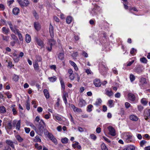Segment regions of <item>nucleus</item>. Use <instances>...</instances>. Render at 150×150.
Listing matches in <instances>:
<instances>
[{
    "instance_id": "59",
    "label": "nucleus",
    "mask_w": 150,
    "mask_h": 150,
    "mask_svg": "<svg viewBox=\"0 0 150 150\" xmlns=\"http://www.w3.org/2000/svg\"><path fill=\"white\" fill-rule=\"evenodd\" d=\"M12 111L13 112V114L15 115L17 113V111L16 110V109L15 108H13L12 109Z\"/></svg>"
},
{
    "instance_id": "49",
    "label": "nucleus",
    "mask_w": 150,
    "mask_h": 150,
    "mask_svg": "<svg viewBox=\"0 0 150 150\" xmlns=\"http://www.w3.org/2000/svg\"><path fill=\"white\" fill-rule=\"evenodd\" d=\"M96 12L94 9H93L91 12V14L93 16L95 15L96 14Z\"/></svg>"
},
{
    "instance_id": "50",
    "label": "nucleus",
    "mask_w": 150,
    "mask_h": 150,
    "mask_svg": "<svg viewBox=\"0 0 150 150\" xmlns=\"http://www.w3.org/2000/svg\"><path fill=\"white\" fill-rule=\"evenodd\" d=\"M55 119L58 120L60 121L62 120L60 116H59L58 115H57L55 116Z\"/></svg>"
},
{
    "instance_id": "14",
    "label": "nucleus",
    "mask_w": 150,
    "mask_h": 150,
    "mask_svg": "<svg viewBox=\"0 0 150 150\" xmlns=\"http://www.w3.org/2000/svg\"><path fill=\"white\" fill-rule=\"evenodd\" d=\"M34 25L35 29L37 31H39L40 29L41 26L38 22H35Z\"/></svg>"
},
{
    "instance_id": "43",
    "label": "nucleus",
    "mask_w": 150,
    "mask_h": 150,
    "mask_svg": "<svg viewBox=\"0 0 150 150\" xmlns=\"http://www.w3.org/2000/svg\"><path fill=\"white\" fill-rule=\"evenodd\" d=\"M140 61L142 63H146L147 60L146 58L143 57L140 59Z\"/></svg>"
},
{
    "instance_id": "12",
    "label": "nucleus",
    "mask_w": 150,
    "mask_h": 150,
    "mask_svg": "<svg viewBox=\"0 0 150 150\" xmlns=\"http://www.w3.org/2000/svg\"><path fill=\"white\" fill-rule=\"evenodd\" d=\"M86 105V101L82 99H80L79 103V105L80 107L85 106Z\"/></svg>"
},
{
    "instance_id": "46",
    "label": "nucleus",
    "mask_w": 150,
    "mask_h": 150,
    "mask_svg": "<svg viewBox=\"0 0 150 150\" xmlns=\"http://www.w3.org/2000/svg\"><path fill=\"white\" fill-rule=\"evenodd\" d=\"M13 80L15 81H17L18 80V76L16 75H14L13 78Z\"/></svg>"
},
{
    "instance_id": "34",
    "label": "nucleus",
    "mask_w": 150,
    "mask_h": 150,
    "mask_svg": "<svg viewBox=\"0 0 150 150\" xmlns=\"http://www.w3.org/2000/svg\"><path fill=\"white\" fill-rule=\"evenodd\" d=\"M60 82L61 85V86L62 88V90L63 91H64L65 88V85L64 83V82L62 79H60Z\"/></svg>"
},
{
    "instance_id": "53",
    "label": "nucleus",
    "mask_w": 150,
    "mask_h": 150,
    "mask_svg": "<svg viewBox=\"0 0 150 150\" xmlns=\"http://www.w3.org/2000/svg\"><path fill=\"white\" fill-rule=\"evenodd\" d=\"M137 108L138 110L140 112L143 110L144 108L143 106L140 105H138Z\"/></svg>"
},
{
    "instance_id": "64",
    "label": "nucleus",
    "mask_w": 150,
    "mask_h": 150,
    "mask_svg": "<svg viewBox=\"0 0 150 150\" xmlns=\"http://www.w3.org/2000/svg\"><path fill=\"white\" fill-rule=\"evenodd\" d=\"M146 142L144 140H143L142 141H141L140 143V146H143L144 145L145 143H146Z\"/></svg>"
},
{
    "instance_id": "37",
    "label": "nucleus",
    "mask_w": 150,
    "mask_h": 150,
    "mask_svg": "<svg viewBox=\"0 0 150 150\" xmlns=\"http://www.w3.org/2000/svg\"><path fill=\"white\" fill-rule=\"evenodd\" d=\"M102 102V100L100 99H98L97 100L94 105L97 106L101 104Z\"/></svg>"
},
{
    "instance_id": "20",
    "label": "nucleus",
    "mask_w": 150,
    "mask_h": 150,
    "mask_svg": "<svg viewBox=\"0 0 150 150\" xmlns=\"http://www.w3.org/2000/svg\"><path fill=\"white\" fill-rule=\"evenodd\" d=\"M68 95L67 93L64 92L63 93V98L65 104L67 105V100L66 98V96Z\"/></svg>"
},
{
    "instance_id": "27",
    "label": "nucleus",
    "mask_w": 150,
    "mask_h": 150,
    "mask_svg": "<svg viewBox=\"0 0 150 150\" xmlns=\"http://www.w3.org/2000/svg\"><path fill=\"white\" fill-rule=\"evenodd\" d=\"M15 137L16 139L20 142H23V139L19 135H17Z\"/></svg>"
},
{
    "instance_id": "1",
    "label": "nucleus",
    "mask_w": 150,
    "mask_h": 150,
    "mask_svg": "<svg viewBox=\"0 0 150 150\" xmlns=\"http://www.w3.org/2000/svg\"><path fill=\"white\" fill-rule=\"evenodd\" d=\"M122 137L127 143L132 142L133 141V135L130 132H125L122 134Z\"/></svg>"
},
{
    "instance_id": "18",
    "label": "nucleus",
    "mask_w": 150,
    "mask_h": 150,
    "mask_svg": "<svg viewBox=\"0 0 150 150\" xmlns=\"http://www.w3.org/2000/svg\"><path fill=\"white\" fill-rule=\"evenodd\" d=\"M19 8L17 7L14 8L12 10L13 14L15 15H17L19 13Z\"/></svg>"
},
{
    "instance_id": "54",
    "label": "nucleus",
    "mask_w": 150,
    "mask_h": 150,
    "mask_svg": "<svg viewBox=\"0 0 150 150\" xmlns=\"http://www.w3.org/2000/svg\"><path fill=\"white\" fill-rule=\"evenodd\" d=\"M90 136L91 138L94 140H95L96 138V136L93 134H91Z\"/></svg>"
},
{
    "instance_id": "32",
    "label": "nucleus",
    "mask_w": 150,
    "mask_h": 150,
    "mask_svg": "<svg viewBox=\"0 0 150 150\" xmlns=\"http://www.w3.org/2000/svg\"><path fill=\"white\" fill-rule=\"evenodd\" d=\"M25 105L27 110H29L30 109V103L29 99H28L27 101L25 103Z\"/></svg>"
},
{
    "instance_id": "19",
    "label": "nucleus",
    "mask_w": 150,
    "mask_h": 150,
    "mask_svg": "<svg viewBox=\"0 0 150 150\" xmlns=\"http://www.w3.org/2000/svg\"><path fill=\"white\" fill-rule=\"evenodd\" d=\"M129 118L131 120L135 121H137L138 120V117L136 116L133 115H130L129 116Z\"/></svg>"
},
{
    "instance_id": "13",
    "label": "nucleus",
    "mask_w": 150,
    "mask_h": 150,
    "mask_svg": "<svg viewBox=\"0 0 150 150\" xmlns=\"http://www.w3.org/2000/svg\"><path fill=\"white\" fill-rule=\"evenodd\" d=\"M1 32L4 34L7 35L10 32V30L9 28L4 27L2 28Z\"/></svg>"
},
{
    "instance_id": "56",
    "label": "nucleus",
    "mask_w": 150,
    "mask_h": 150,
    "mask_svg": "<svg viewBox=\"0 0 150 150\" xmlns=\"http://www.w3.org/2000/svg\"><path fill=\"white\" fill-rule=\"evenodd\" d=\"M48 137L50 140L54 137L53 136V135L52 134L50 133H49L48 135Z\"/></svg>"
},
{
    "instance_id": "51",
    "label": "nucleus",
    "mask_w": 150,
    "mask_h": 150,
    "mask_svg": "<svg viewBox=\"0 0 150 150\" xmlns=\"http://www.w3.org/2000/svg\"><path fill=\"white\" fill-rule=\"evenodd\" d=\"M51 141L55 144L57 145V141L56 139L54 137L51 140Z\"/></svg>"
},
{
    "instance_id": "28",
    "label": "nucleus",
    "mask_w": 150,
    "mask_h": 150,
    "mask_svg": "<svg viewBox=\"0 0 150 150\" xmlns=\"http://www.w3.org/2000/svg\"><path fill=\"white\" fill-rule=\"evenodd\" d=\"M48 79L51 82H55L56 81L57 79L55 76H53V77H49Z\"/></svg>"
},
{
    "instance_id": "4",
    "label": "nucleus",
    "mask_w": 150,
    "mask_h": 150,
    "mask_svg": "<svg viewBox=\"0 0 150 150\" xmlns=\"http://www.w3.org/2000/svg\"><path fill=\"white\" fill-rule=\"evenodd\" d=\"M56 42L53 39H50L49 40L47 44L49 45L50 47H47V49L48 51L49 52L51 51L52 49V46L53 45H55Z\"/></svg>"
},
{
    "instance_id": "57",
    "label": "nucleus",
    "mask_w": 150,
    "mask_h": 150,
    "mask_svg": "<svg viewBox=\"0 0 150 150\" xmlns=\"http://www.w3.org/2000/svg\"><path fill=\"white\" fill-rule=\"evenodd\" d=\"M51 116V115L50 113H49L48 114H46L45 115L44 117L46 119H48L50 118V117Z\"/></svg>"
},
{
    "instance_id": "9",
    "label": "nucleus",
    "mask_w": 150,
    "mask_h": 150,
    "mask_svg": "<svg viewBox=\"0 0 150 150\" xmlns=\"http://www.w3.org/2000/svg\"><path fill=\"white\" fill-rule=\"evenodd\" d=\"M128 97L129 100L132 101H134L135 100L136 98L134 95L131 93H128Z\"/></svg>"
},
{
    "instance_id": "52",
    "label": "nucleus",
    "mask_w": 150,
    "mask_h": 150,
    "mask_svg": "<svg viewBox=\"0 0 150 150\" xmlns=\"http://www.w3.org/2000/svg\"><path fill=\"white\" fill-rule=\"evenodd\" d=\"M33 15L36 19H38V16L35 11L33 12Z\"/></svg>"
},
{
    "instance_id": "24",
    "label": "nucleus",
    "mask_w": 150,
    "mask_h": 150,
    "mask_svg": "<svg viewBox=\"0 0 150 150\" xmlns=\"http://www.w3.org/2000/svg\"><path fill=\"white\" fill-rule=\"evenodd\" d=\"M31 40L30 36L28 34H26L25 35V41L27 43H29Z\"/></svg>"
},
{
    "instance_id": "7",
    "label": "nucleus",
    "mask_w": 150,
    "mask_h": 150,
    "mask_svg": "<svg viewBox=\"0 0 150 150\" xmlns=\"http://www.w3.org/2000/svg\"><path fill=\"white\" fill-rule=\"evenodd\" d=\"M29 4L30 2L28 0H24L23 1H21L19 4L22 7L27 6H29Z\"/></svg>"
},
{
    "instance_id": "40",
    "label": "nucleus",
    "mask_w": 150,
    "mask_h": 150,
    "mask_svg": "<svg viewBox=\"0 0 150 150\" xmlns=\"http://www.w3.org/2000/svg\"><path fill=\"white\" fill-rule=\"evenodd\" d=\"M36 59L35 61L36 62H40L42 61V59L41 57L39 56H36Z\"/></svg>"
},
{
    "instance_id": "55",
    "label": "nucleus",
    "mask_w": 150,
    "mask_h": 150,
    "mask_svg": "<svg viewBox=\"0 0 150 150\" xmlns=\"http://www.w3.org/2000/svg\"><path fill=\"white\" fill-rule=\"evenodd\" d=\"M74 112H81V109L76 107L74 109Z\"/></svg>"
},
{
    "instance_id": "26",
    "label": "nucleus",
    "mask_w": 150,
    "mask_h": 150,
    "mask_svg": "<svg viewBox=\"0 0 150 150\" xmlns=\"http://www.w3.org/2000/svg\"><path fill=\"white\" fill-rule=\"evenodd\" d=\"M6 112L5 108L4 106H0V112L1 113H4Z\"/></svg>"
},
{
    "instance_id": "45",
    "label": "nucleus",
    "mask_w": 150,
    "mask_h": 150,
    "mask_svg": "<svg viewBox=\"0 0 150 150\" xmlns=\"http://www.w3.org/2000/svg\"><path fill=\"white\" fill-rule=\"evenodd\" d=\"M28 124L33 129H36V127L32 123L29 122Z\"/></svg>"
},
{
    "instance_id": "30",
    "label": "nucleus",
    "mask_w": 150,
    "mask_h": 150,
    "mask_svg": "<svg viewBox=\"0 0 150 150\" xmlns=\"http://www.w3.org/2000/svg\"><path fill=\"white\" fill-rule=\"evenodd\" d=\"M113 100H110L108 101V105L111 108L113 106Z\"/></svg>"
},
{
    "instance_id": "6",
    "label": "nucleus",
    "mask_w": 150,
    "mask_h": 150,
    "mask_svg": "<svg viewBox=\"0 0 150 150\" xmlns=\"http://www.w3.org/2000/svg\"><path fill=\"white\" fill-rule=\"evenodd\" d=\"M110 134L112 136H115L116 134L115 131L113 127L111 126H109L108 127Z\"/></svg>"
},
{
    "instance_id": "41",
    "label": "nucleus",
    "mask_w": 150,
    "mask_h": 150,
    "mask_svg": "<svg viewBox=\"0 0 150 150\" xmlns=\"http://www.w3.org/2000/svg\"><path fill=\"white\" fill-rule=\"evenodd\" d=\"M101 146L102 150H108L107 147L103 143L102 144Z\"/></svg>"
},
{
    "instance_id": "42",
    "label": "nucleus",
    "mask_w": 150,
    "mask_h": 150,
    "mask_svg": "<svg viewBox=\"0 0 150 150\" xmlns=\"http://www.w3.org/2000/svg\"><path fill=\"white\" fill-rule=\"evenodd\" d=\"M58 58L59 59L62 60L64 58V54L62 53H59L58 55Z\"/></svg>"
},
{
    "instance_id": "5",
    "label": "nucleus",
    "mask_w": 150,
    "mask_h": 150,
    "mask_svg": "<svg viewBox=\"0 0 150 150\" xmlns=\"http://www.w3.org/2000/svg\"><path fill=\"white\" fill-rule=\"evenodd\" d=\"M144 117L146 121H149L150 118V109H145L144 113Z\"/></svg>"
},
{
    "instance_id": "36",
    "label": "nucleus",
    "mask_w": 150,
    "mask_h": 150,
    "mask_svg": "<svg viewBox=\"0 0 150 150\" xmlns=\"http://www.w3.org/2000/svg\"><path fill=\"white\" fill-rule=\"evenodd\" d=\"M72 20V18L70 16L67 17L66 19V22L68 24L70 23Z\"/></svg>"
},
{
    "instance_id": "16",
    "label": "nucleus",
    "mask_w": 150,
    "mask_h": 150,
    "mask_svg": "<svg viewBox=\"0 0 150 150\" xmlns=\"http://www.w3.org/2000/svg\"><path fill=\"white\" fill-rule=\"evenodd\" d=\"M14 33L18 35L19 39L20 40L22 41L23 40L22 35L18 29L15 32V33Z\"/></svg>"
},
{
    "instance_id": "15",
    "label": "nucleus",
    "mask_w": 150,
    "mask_h": 150,
    "mask_svg": "<svg viewBox=\"0 0 150 150\" xmlns=\"http://www.w3.org/2000/svg\"><path fill=\"white\" fill-rule=\"evenodd\" d=\"M7 23L9 25L10 29L13 33H15V32L18 29L15 27H13V25L11 21H8Z\"/></svg>"
},
{
    "instance_id": "3",
    "label": "nucleus",
    "mask_w": 150,
    "mask_h": 150,
    "mask_svg": "<svg viewBox=\"0 0 150 150\" xmlns=\"http://www.w3.org/2000/svg\"><path fill=\"white\" fill-rule=\"evenodd\" d=\"M12 125L13 127H16V129L19 131L21 127V120H19L18 121L16 120H13L12 122Z\"/></svg>"
},
{
    "instance_id": "33",
    "label": "nucleus",
    "mask_w": 150,
    "mask_h": 150,
    "mask_svg": "<svg viewBox=\"0 0 150 150\" xmlns=\"http://www.w3.org/2000/svg\"><path fill=\"white\" fill-rule=\"evenodd\" d=\"M141 103L144 105H146L147 104L148 101L144 98H143L141 100Z\"/></svg>"
},
{
    "instance_id": "11",
    "label": "nucleus",
    "mask_w": 150,
    "mask_h": 150,
    "mask_svg": "<svg viewBox=\"0 0 150 150\" xmlns=\"http://www.w3.org/2000/svg\"><path fill=\"white\" fill-rule=\"evenodd\" d=\"M93 83L96 87H99L101 84L100 80L99 79H96L93 81Z\"/></svg>"
},
{
    "instance_id": "63",
    "label": "nucleus",
    "mask_w": 150,
    "mask_h": 150,
    "mask_svg": "<svg viewBox=\"0 0 150 150\" xmlns=\"http://www.w3.org/2000/svg\"><path fill=\"white\" fill-rule=\"evenodd\" d=\"M24 129L25 132L27 133H29L30 131V129L29 128L25 127L24 128Z\"/></svg>"
},
{
    "instance_id": "60",
    "label": "nucleus",
    "mask_w": 150,
    "mask_h": 150,
    "mask_svg": "<svg viewBox=\"0 0 150 150\" xmlns=\"http://www.w3.org/2000/svg\"><path fill=\"white\" fill-rule=\"evenodd\" d=\"M130 104L127 102H125V106L127 108H128L130 106Z\"/></svg>"
},
{
    "instance_id": "2",
    "label": "nucleus",
    "mask_w": 150,
    "mask_h": 150,
    "mask_svg": "<svg viewBox=\"0 0 150 150\" xmlns=\"http://www.w3.org/2000/svg\"><path fill=\"white\" fill-rule=\"evenodd\" d=\"M36 129L35 130L36 132L39 134L43 133L44 131V127L45 124L44 121L40 120L38 125H36Z\"/></svg>"
},
{
    "instance_id": "61",
    "label": "nucleus",
    "mask_w": 150,
    "mask_h": 150,
    "mask_svg": "<svg viewBox=\"0 0 150 150\" xmlns=\"http://www.w3.org/2000/svg\"><path fill=\"white\" fill-rule=\"evenodd\" d=\"M112 71L113 73L115 74H117L118 72L117 70V69L115 67L114 68L112 69Z\"/></svg>"
},
{
    "instance_id": "44",
    "label": "nucleus",
    "mask_w": 150,
    "mask_h": 150,
    "mask_svg": "<svg viewBox=\"0 0 150 150\" xmlns=\"http://www.w3.org/2000/svg\"><path fill=\"white\" fill-rule=\"evenodd\" d=\"M130 79L131 82L133 81L135 79V77L132 74H131L130 75Z\"/></svg>"
},
{
    "instance_id": "35",
    "label": "nucleus",
    "mask_w": 150,
    "mask_h": 150,
    "mask_svg": "<svg viewBox=\"0 0 150 150\" xmlns=\"http://www.w3.org/2000/svg\"><path fill=\"white\" fill-rule=\"evenodd\" d=\"M6 128L8 129H11L13 127L12 125L11 121H9L7 124V125L6 126Z\"/></svg>"
},
{
    "instance_id": "10",
    "label": "nucleus",
    "mask_w": 150,
    "mask_h": 150,
    "mask_svg": "<svg viewBox=\"0 0 150 150\" xmlns=\"http://www.w3.org/2000/svg\"><path fill=\"white\" fill-rule=\"evenodd\" d=\"M35 40L38 45L41 46V47H43V42L40 38L36 37L35 38Z\"/></svg>"
},
{
    "instance_id": "38",
    "label": "nucleus",
    "mask_w": 150,
    "mask_h": 150,
    "mask_svg": "<svg viewBox=\"0 0 150 150\" xmlns=\"http://www.w3.org/2000/svg\"><path fill=\"white\" fill-rule=\"evenodd\" d=\"M61 142L63 143L67 144L68 142V139L66 137L63 138L61 139Z\"/></svg>"
},
{
    "instance_id": "17",
    "label": "nucleus",
    "mask_w": 150,
    "mask_h": 150,
    "mask_svg": "<svg viewBox=\"0 0 150 150\" xmlns=\"http://www.w3.org/2000/svg\"><path fill=\"white\" fill-rule=\"evenodd\" d=\"M135 146L130 145L127 146L125 149L123 150H135Z\"/></svg>"
},
{
    "instance_id": "58",
    "label": "nucleus",
    "mask_w": 150,
    "mask_h": 150,
    "mask_svg": "<svg viewBox=\"0 0 150 150\" xmlns=\"http://www.w3.org/2000/svg\"><path fill=\"white\" fill-rule=\"evenodd\" d=\"M74 74H71L69 75V78L71 80H73L74 79Z\"/></svg>"
},
{
    "instance_id": "21",
    "label": "nucleus",
    "mask_w": 150,
    "mask_h": 150,
    "mask_svg": "<svg viewBox=\"0 0 150 150\" xmlns=\"http://www.w3.org/2000/svg\"><path fill=\"white\" fill-rule=\"evenodd\" d=\"M143 71V68L140 66L137 67L135 71L138 74L141 73Z\"/></svg>"
},
{
    "instance_id": "39",
    "label": "nucleus",
    "mask_w": 150,
    "mask_h": 150,
    "mask_svg": "<svg viewBox=\"0 0 150 150\" xmlns=\"http://www.w3.org/2000/svg\"><path fill=\"white\" fill-rule=\"evenodd\" d=\"M1 36L2 37V39L4 40H5L6 41H8L9 40V37L6 36H4L3 34H1Z\"/></svg>"
},
{
    "instance_id": "62",
    "label": "nucleus",
    "mask_w": 150,
    "mask_h": 150,
    "mask_svg": "<svg viewBox=\"0 0 150 150\" xmlns=\"http://www.w3.org/2000/svg\"><path fill=\"white\" fill-rule=\"evenodd\" d=\"M14 2V0H11L8 1V4L9 6H10Z\"/></svg>"
},
{
    "instance_id": "48",
    "label": "nucleus",
    "mask_w": 150,
    "mask_h": 150,
    "mask_svg": "<svg viewBox=\"0 0 150 150\" xmlns=\"http://www.w3.org/2000/svg\"><path fill=\"white\" fill-rule=\"evenodd\" d=\"M35 146L39 150L41 149L42 148V146H39L38 143H36L35 144Z\"/></svg>"
},
{
    "instance_id": "29",
    "label": "nucleus",
    "mask_w": 150,
    "mask_h": 150,
    "mask_svg": "<svg viewBox=\"0 0 150 150\" xmlns=\"http://www.w3.org/2000/svg\"><path fill=\"white\" fill-rule=\"evenodd\" d=\"M139 82L140 83L142 84L147 83V82L145 78H142L140 79Z\"/></svg>"
},
{
    "instance_id": "31",
    "label": "nucleus",
    "mask_w": 150,
    "mask_h": 150,
    "mask_svg": "<svg viewBox=\"0 0 150 150\" xmlns=\"http://www.w3.org/2000/svg\"><path fill=\"white\" fill-rule=\"evenodd\" d=\"M93 106L91 104L88 105L87 107V111L88 112H90L92 111V108Z\"/></svg>"
},
{
    "instance_id": "22",
    "label": "nucleus",
    "mask_w": 150,
    "mask_h": 150,
    "mask_svg": "<svg viewBox=\"0 0 150 150\" xmlns=\"http://www.w3.org/2000/svg\"><path fill=\"white\" fill-rule=\"evenodd\" d=\"M6 143L8 145L10 146L11 147L13 148H14V145L13 142L11 141L8 140L6 141Z\"/></svg>"
},
{
    "instance_id": "47",
    "label": "nucleus",
    "mask_w": 150,
    "mask_h": 150,
    "mask_svg": "<svg viewBox=\"0 0 150 150\" xmlns=\"http://www.w3.org/2000/svg\"><path fill=\"white\" fill-rule=\"evenodd\" d=\"M11 36L12 38L15 40H18V38L14 34H12L11 35Z\"/></svg>"
},
{
    "instance_id": "25",
    "label": "nucleus",
    "mask_w": 150,
    "mask_h": 150,
    "mask_svg": "<svg viewBox=\"0 0 150 150\" xmlns=\"http://www.w3.org/2000/svg\"><path fill=\"white\" fill-rule=\"evenodd\" d=\"M43 92L46 98L47 99L49 98L50 96L48 90L46 89H45L44 90Z\"/></svg>"
},
{
    "instance_id": "8",
    "label": "nucleus",
    "mask_w": 150,
    "mask_h": 150,
    "mask_svg": "<svg viewBox=\"0 0 150 150\" xmlns=\"http://www.w3.org/2000/svg\"><path fill=\"white\" fill-rule=\"evenodd\" d=\"M105 94L109 97H110L113 94L112 90L109 88H106L105 91Z\"/></svg>"
},
{
    "instance_id": "23",
    "label": "nucleus",
    "mask_w": 150,
    "mask_h": 150,
    "mask_svg": "<svg viewBox=\"0 0 150 150\" xmlns=\"http://www.w3.org/2000/svg\"><path fill=\"white\" fill-rule=\"evenodd\" d=\"M33 66L35 70L37 71H38L39 68L38 62H35V63L33 64Z\"/></svg>"
}]
</instances>
